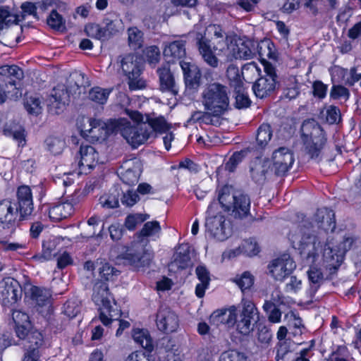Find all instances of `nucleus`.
Here are the masks:
<instances>
[{
  "mask_svg": "<svg viewBox=\"0 0 361 361\" xmlns=\"http://www.w3.org/2000/svg\"><path fill=\"white\" fill-rule=\"evenodd\" d=\"M0 74L5 76L6 83L11 86H16L23 78V70L17 65H4L0 66Z\"/></svg>",
  "mask_w": 361,
  "mask_h": 361,
  "instance_id": "obj_33",
  "label": "nucleus"
},
{
  "mask_svg": "<svg viewBox=\"0 0 361 361\" xmlns=\"http://www.w3.org/2000/svg\"><path fill=\"white\" fill-rule=\"evenodd\" d=\"M104 129V121L94 118H89V128H82L80 135L86 140L102 142L107 139L106 131Z\"/></svg>",
  "mask_w": 361,
  "mask_h": 361,
  "instance_id": "obj_19",
  "label": "nucleus"
},
{
  "mask_svg": "<svg viewBox=\"0 0 361 361\" xmlns=\"http://www.w3.org/2000/svg\"><path fill=\"white\" fill-rule=\"evenodd\" d=\"M350 96L348 89L341 85H334L330 91V97L333 99H339L341 98L348 99Z\"/></svg>",
  "mask_w": 361,
  "mask_h": 361,
  "instance_id": "obj_56",
  "label": "nucleus"
},
{
  "mask_svg": "<svg viewBox=\"0 0 361 361\" xmlns=\"http://www.w3.org/2000/svg\"><path fill=\"white\" fill-rule=\"evenodd\" d=\"M257 329V340L261 344H269L272 338L271 328L259 322L255 326Z\"/></svg>",
  "mask_w": 361,
  "mask_h": 361,
  "instance_id": "obj_49",
  "label": "nucleus"
},
{
  "mask_svg": "<svg viewBox=\"0 0 361 361\" xmlns=\"http://www.w3.org/2000/svg\"><path fill=\"white\" fill-rule=\"evenodd\" d=\"M23 334V336L18 338L19 341H25L23 345L26 350L39 353V349L44 343L42 333L39 330L33 329L32 326L25 331Z\"/></svg>",
  "mask_w": 361,
  "mask_h": 361,
  "instance_id": "obj_25",
  "label": "nucleus"
},
{
  "mask_svg": "<svg viewBox=\"0 0 361 361\" xmlns=\"http://www.w3.org/2000/svg\"><path fill=\"white\" fill-rule=\"evenodd\" d=\"M240 89L235 90L236 96L235 102V107L238 109H247L251 105V100L248 95L240 92Z\"/></svg>",
  "mask_w": 361,
  "mask_h": 361,
  "instance_id": "obj_57",
  "label": "nucleus"
},
{
  "mask_svg": "<svg viewBox=\"0 0 361 361\" xmlns=\"http://www.w3.org/2000/svg\"><path fill=\"white\" fill-rule=\"evenodd\" d=\"M205 226L210 234L218 240L224 241L229 236V232L226 226V219L222 214L207 218Z\"/></svg>",
  "mask_w": 361,
  "mask_h": 361,
  "instance_id": "obj_18",
  "label": "nucleus"
},
{
  "mask_svg": "<svg viewBox=\"0 0 361 361\" xmlns=\"http://www.w3.org/2000/svg\"><path fill=\"white\" fill-rule=\"evenodd\" d=\"M341 118L340 109L334 105H331L326 110V121L330 124L339 123Z\"/></svg>",
  "mask_w": 361,
  "mask_h": 361,
  "instance_id": "obj_52",
  "label": "nucleus"
},
{
  "mask_svg": "<svg viewBox=\"0 0 361 361\" xmlns=\"http://www.w3.org/2000/svg\"><path fill=\"white\" fill-rule=\"evenodd\" d=\"M237 307L231 305L228 308H221L214 310L210 316V321L217 326L225 325L228 329L233 328L235 325V312Z\"/></svg>",
  "mask_w": 361,
  "mask_h": 361,
  "instance_id": "obj_23",
  "label": "nucleus"
},
{
  "mask_svg": "<svg viewBox=\"0 0 361 361\" xmlns=\"http://www.w3.org/2000/svg\"><path fill=\"white\" fill-rule=\"evenodd\" d=\"M47 24L54 30L63 31L66 29V20L56 9H53L47 18Z\"/></svg>",
  "mask_w": 361,
  "mask_h": 361,
  "instance_id": "obj_43",
  "label": "nucleus"
},
{
  "mask_svg": "<svg viewBox=\"0 0 361 361\" xmlns=\"http://www.w3.org/2000/svg\"><path fill=\"white\" fill-rule=\"evenodd\" d=\"M74 212L73 204L68 202H59L49 206L48 214L51 221L59 222L71 216Z\"/></svg>",
  "mask_w": 361,
  "mask_h": 361,
  "instance_id": "obj_24",
  "label": "nucleus"
},
{
  "mask_svg": "<svg viewBox=\"0 0 361 361\" xmlns=\"http://www.w3.org/2000/svg\"><path fill=\"white\" fill-rule=\"evenodd\" d=\"M68 97V92L66 89H53L52 97L54 102H56L55 108L56 109V113L60 114L59 110L63 111V109L66 106V99Z\"/></svg>",
  "mask_w": 361,
  "mask_h": 361,
  "instance_id": "obj_50",
  "label": "nucleus"
},
{
  "mask_svg": "<svg viewBox=\"0 0 361 361\" xmlns=\"http://www.w3.org/2000/svg\"><path fill=\"white\" fill-rule=\"evenodd\" d=\"M30 298L39 313L47 320H49L54 314L50 290L44 287L32 286L30 288Z\"/></svg>",
  "mask_w": 361,
  "mask_h": 361,
  "instance_id": "obj_10",
  "label": "nucleus"
},
{
  "mask_svg": "<svg viewBox=\"0 0 361 361\" xmlns=\"http://www.w3.org/2000/svg\"><path fill=\"white\" fill-rule=\"evenodd\" d=\"M16 199H11L17 204L18 209L29 219L34 211V203L32 189L29 185H21L17 188Z\"/></svg>",
  "mask_w": 361,
  "mask_h": 361,
  "instance_id": "obj_16",
  "label": "nucleus"
},
{
  "mask_svg": "<svg viewBox=\"0 0 361 361\" xmlns=\"http://www.w3.org/2000/svg\"><path fill=\"white\" fill-rule=\"evenodd\" d=\"M214 35L220 39L218 42V44L214 46V48L215 50L219 49V51H224L226 49H228L229 43L232 42V37L228 35H225V32L219 25H214Z\"/></svg>",
  "mask_w": 361,
  "mask_h": 361,
  "instance_id": "obj_46",
  "label": "nucleus"
},
{
  "mask_svg": "<svg viewBox=\"0 0 361 361\" xmlns=\"http://www.w3.org/2000/svg\"><path fill=\"white\" fill-rule=\"evenodd\" d=\"M140 174L133 169H128L121 175L122 181L128 185H134L139 180Z\"/></svg>",
  "mask_w": 361,
  "mask_h": 361,
  "instance_id": "obj_55",
  "label": "nucleus"
},
{
  "mask_svg": "<svg viewBox=\"0 0 361 361\" xmlns=\"http://www.w3.org/2000/svg\"><path fill=\"white\" fill-rule=\"evenodd\" d=\"M228 87L219 82H212L202 92V103L205 110L212 115L219 116L224 114L229 106Z\"/></svg>",
  "mask_w": 361,
  "mask_h": 361,
  "instance_id": "obj_3",
  "label": "nucleus"
},
{
  "mask_svg": "<svg viewBox=\"0 0 361 361\" xmlns=\"http://www.w3.org/2000/svg\"><path fill=\"white\" fill-rule=\"evenodd\" d=\"M273 136L271 126L268 123H262L256 130L255 140L257 150L261 154L267 147Z\"/></svg>",
  "mask_w": 361,
  "mask_h": 361,
  "instance_id": "obj_29",
  "label": "nucleus"
},
{
  "mask_svg": "<svg viewBox=\"0 0 361 361\" xmlns=\"http://www.w3.org/2000/svg\"><path fill=\"white\" fill-rule=\"evenodd\" d=\"M327 85L324 84L321 80H315L312 84V93L314 97L320 99H324L326 96Z\"/></svg>",
  "mask_w": 361,
  "mask_h": 361,
  "instance_id": "obj_58",
  "label": "nucleus"
},
{
  "mask_svg": "<svg viewBox=\"0 0 361 361\" xmlns=\"http://www.w3.org/2000/svg\"><path fill=\"white\" fill-rule=\"evenodd\" d=\"M271 162V170L274 175L278 177L286 176L295 162L294 154L288 147H281L273 152Z\"/></svg>",
  "mask_w": 361,
  "mask_h": 361,
  "instance_id": "obj_11",
  "label": "nucleus"
},
{
  "mask_svg": "<svg viewBox=\"0 0 361 361\" xmlns=\"http://www.w3.org/2000/svg\"><path fill=\"white\" fill-rule=\"evenodd\" d=\"M197 44L198 50L206 63L212 68H216L219 65V59L214 54L209 41L201 35Z\"/></svg>",
  "mask_w": 361,
  "mask_h": 361,
  "instance_id": "obj_30",
  "label": "nucleus"
},
{
  "mask_svg": "<svg viewBox=\"0 0 361 361\" xmlns=\"http://www.w3.org/2000/svg\"><path fill=\"white\" fill-rule=\"evenodd\" d=\"M301 137L307 154L312 159H317L327 141L324 130L314 121H305L301 126Z\"/></svg>",
  "mask_w": 361,
  "mask_h": 361,
  "instance_id": "obj_4",
  "label": "nucleus"
},
{
  "mask_svg": "<svg viewBox=\"0 0 361 361\" xmlns=\"http://www.w3.org/2000/svg\"><path fill=\"white\" fill-rule=\"evenodd\" d=\"M173 169H186L191 173H197L199 171V165L191 159L185 157L179 161L178 165L172 166Z\"/></svg>",
  "mask_w": 361,
  "mask_h": 361,
  "instance_id": "obj_54",
  "label": "nucleus"
},
{
  "mask_svg": "<svg viewBox=\"0 0 361 361\" xmlns=\"http://www.w3.org/2000/svg\"><path fill=\"white\" fill-rule=\"evenodd\" d=\"M12 319L17 337L23 336V333L32 327L29 315L20 310H13Z\"/></svg>",
  "mask_w": 361,
  "mask_h": 361,
  "instance_id": "obj_31",
  "label": "nucleus"
},
{
  "mask_svg": "<svg viewBox=\"0 0 361 361\" xmlns=\"http://www.w3.org/2000/svg\"><path fill=\"white\" fill-rule=\"evenodd\" d=\"M302 288V281L295 276H290V281L285 286L286 293H297Z\"/></svg>",
  "mask_w": 361,
  "mask_h": 361,
  "instance_id": "obj_60",
  "label": "nucleus"
},
{
  "mask_svg": "<svg viewBox=\"0 0 361 361\" xmlns=\"http://www.w3.org/2000/svg\"><path fill=\"white\" fill-rule=\"evenodd\" d=\"M161 230L160 223L158 221H147L141 230L135 233L134 236L135 240L143 243L146 238L160 233Z\"/></svg>",
  "mask_w": 361,
  "mask_h": 361,
  "instance_id": "obj_36",
  "label": "nucleus"
},
{
  "mask_svg": "<svg viewBox=\"0 0 361 361\" xmlns=\"http://www.w3.org/2000/svg\"><path fill=\"white\" fill-rule=\"evenodd\" d=\"M296 268L293 259L289 254H283L273 259L268 265L271 276L276 280L283 281L291 275Z\"/></svg>",
  "mask_w": 361,
  "mask_h": 361,
  "instance_id": "obj_12",
  "label": "nucleus"
},
{
  "mask_svg": "<svg viewBox=\"0 0 361 361\" xmlns=\"http://www.w3.org/2000/svg\"><path fill=\"white\" fill-rule=\"evenodd\" d=\"M163 54L168 63L185 61L186 56L185 41L175 40L169 43L164 49Z\"/></svg>",
  "mask_w": 361,
  "mask_h": 361,
  "instance_id": "obj_22",
  "label": "nucleus"
},
{
  "mask_svg": "<svg viewBox=\"0 0 361 361\" xmlns=\"http://www.w3.org/2000/svg\"><path fill=\"white\" fill-rule=\"evenodd\" d=\"M79 154L78 174L79 176L90 174L97 165L98 153L92 146L82 145Z\"/></svg>",
  "mask_w": 361,
  "mask_h": 361,
  "instance_id": "obj_15",
  "label": "nucleus"
},
{
  "mask_svg": "<svg viewBox=\"0 0 361 361\" xmlns=\"http://www.w3.org/2000/svg\"><path fill=\"white\" fill-rule=\"evenodd\" d=\"M125 113L136 124L135 126H144V116L141 112L137 110L126 109Z\"/></svg>",
  "mask_w": 361,
  "mask_h": 361,
  "instance_id": "obj_62",
  "label": "nucleus"
},
{
  "mask_svg": "<svg viewBox=\"0 0 361 361\" xmlns=\"http://www.w3.org/2000/svg\"><path fill=\"white\" fill-rule=\"evenodd\" d=\"M195 274L200 283L209 284L210 273L204 265H198L195 269Z\"/></svg>",
  "mask_w": 361,
  "mask_h": 361,
  "instance_id": "obj_59",
  "label": "nucleus"
},
{
  "mask_svg": "<svg viewBox=\"0 0 361 361\" xmlns=\"http://www.w3.org/2000/svg\"><path fill=\"white\" fill-rule=\"evenodd\" d=\"M60 241L56 238H49L42 241V252L33 256V259L41 262L51 259L60 252Z\"/></svg>",
  "mask_w": 361,
  "mask_h": 361,
  "instance_id": "obj_28",
  "label": "nucleus"
},
{
  "mask_svg": "<svg viewBox=\"0 0 361 361\" xmlns=\"http://www.w3.org/2000/svg\"><path fill=\"white\" fill-rule=\"evenodd\" d=\"M109 231L110 238L114 241H117V240L121 239V238L123 235V233H124L125 230H124V228L123 226L120 225L119 224H111L109 227Z\"/></svg>",
  "mask_w": 361,
  "mask_h": 361,
  "instance_id": "obj_61",
  "label": "nucleus"
},
{
  "mask_svg": "<svg viewBox=\"0 0 361 361\" xmlns=\"http://www.w3.org/2000/svg\"><path fill=\"white\" fill-rule=\"evenodd\" d=\"M143 55L145 56L149 65H156L160 61V50L157 45L146 47L143 50Z\"/></svg>",
  "mask_w": 361,
  "mask_h": 361,
  "instance_id": "obj_48",
  "label": "nucleus"
},
{
  "mask_svg": "<svg viewBox=\"0 0 361 361\" xmlns=\"http://www.w3.org/2000/svg\"><path fill=\"white\" fill-rule=\"evenodd\" d=\"M140 200L139 195L134 191H128L122 198V203L129 207L135 204Z\"/></svg>",
  "mask_w": 361,
  "mask_h": 361,
  "instance_id": "obj_64",
  "label": "nucleus"
},
{
  "mask_svg": "<svg viewBox=\"0 0 361 361\" xmlns=\"http://www.w3.org/2000/svg\"><path fill=\"white\" fill-rule=\"evenodd\" d=\"M121 63L123 74L128 80L129 89L130 90L144 89L146 87L145 81L140 78L144 68L142 57L133 53L127 54L121 59Z\"/></svg>",
  "mask_w": 361,
  "mask_h": 361,
  "instance_id": "obj_6",
  "label": "nucleus"
},
{
  "mask_svg": "<svg viewBox=\"0 0 361 361\" xmlns=\"http://www.w3.org/2000/svg\"><path fill=\"white\" fill-rule=\"evenodd\" d=\"M134 341L142 346L147 353H150L154 350L152 339L147 330L137 329L133 335Z\"/></svg>",
  "mask_w": 361,
  "mask_h": 361,
  "instance_id": "obj_40",
  "label": "nucleus"
},
{
  "mask_svg": "<svg viewBox=\"0 0 361 361\" xmlns=\"http://www.w3.org/2000/svg\"><path fill=\"white\" fill-rule=\"evenodd\" d=\"M22 287L18 281L13 278H8L0 286V300L2 305L9 306L16 304L22 298Z\"/></svg>",
  "mask_w": 361,
  "mask_h": 361,
  "instance_id": "obj_14",
  "label": "nucleus"
},
{
  "mask_svg": "<svg viewBox=\"0 0 361 361\" xmlns=\"http://www.w3.org/2000/svg\"><path fill=\"white\" fill-rule=\"evenodd\" d=\"M28 219L11 199L0 201V228L13 233L20 222Z\"/></svg>",
  "mask_w": 361,
  "mask_h": 361,
  "instance_id": "obj_9",
  "label": "nucleus"
},
{
  "mask_svg": "<svg viewBox=\"0 0 361 361\" xmlns=\"http://www.w3.org/2000/svg\"><path fill=\"white\" fill-rule=\"evenodd\" d=\"M226 77L229 84L235 90L240 89L243 86V74L240 73L238 67L234 64H230L226 70Z\"/></svg>",
  "mask_w": 361,
  "mask_h": 361,
  "instance_id": "obj_41",
  "label": "nucleus"
},
{
  "mask_svg": "<svg viewBox=\"0 0 361 361\" xmlns=\"http://www.w3.org/2000/svg\"><path fill=\"white\" fill-rule=\"evenodd\" d=\"M152 136L150 132L143 126H133L130 121H126L123 128V137L132 146L133 148H137L144 144Z\"/></svg>",
  "mask_w": 361,
  "mask_h": 361,
  "instance_id": "obj_13",
  "label": "nucleus"
},
{
  "mask_svg": "<svg viewBox=\"0 0 361 361\" xmlns=\"http://www.w3.org/2000/svg\"><path fill=\"white\" fill-rule=\"evenodd\" d=\"M146 119L144 123V126L147 124L149 128H147L152 132V135L154 133H163L168 131L170 128L169 125L167 123L164 116H159L157 118H152L150 115H145Z\"/></svg>",
  "mask_w": 361,
  "mask_h": 361,
  "instance_id": "obj_38",
  "label": "nucleus"
},
{
  "mask_svg": "<svg viewBox=\"0 0 361 361\" xmlns=\"http://www.w3.org/2000/svg\"><path fill=\"white\" fill-rule=\"evenodd\" d=\"M128 44L129 47L137 51L143 47L145 42L144 32L136 26H131L127 29Z\"/></svg>",
  "mask_w": 361,
  "mask_h": 361,
  "instance_id": "obj_37",
  "label": "nucleus"
},
{
  "mask_svg": "<svg viewBox=\"0 0 361 361\" xmlns=\"http://www.w3.org/2000/svg\"><path fill=\"white\" fill-rule=\"evenodd\" d=\"M264 75L259 77L252 85L255 95L260 99L270 96L279 87V77L276 67L269 61L262 62Z\"/></svg>",
  "mask_w": 361,
  "mask_h": 361,
  "instance_id": "obj_8",
  "label": "nucleus"
},
{
  "mask_svg": "<svg viewBox=\"0 0 361 361\" xmlns=\"http://www.w3.org/2000/svg\"><path fill=\"white\" fill-rule=\"evenodd\" d=\"M243 248L246 252L250 256L258 255L260 252V248L257 242L252 240H246L243 244Z\"/></svg>",
  "mask_w": 361,
  "mask_h": 361,
  "instance_id": "obj_63",
  "label": "nucleus"
},
{
  "mask_svg": "<svg viewBox=\"0 0 361 361\" xmlns=\"http://www.w3.org/2000/svg\"><path fill=\"white\" fill-rule=\"evenodd\" d=\"M154 258L153 250L137 240L122 245L117 256V259L122 261L123 264L130 267L135 271L149 267Z\"/></svg>",
  "mask_w": 361,
  "mask_h": 361,
  "instance_id": "obj_2",
  "label": "nucleus"
},
{
  "mask_svg": "<svg viewBox=\"0 0 361 361\" xmlns=\"http://www.w3.org/2000/svg\"><path fill=\"white\" fill-rule=\"evenodd\" d=\"M233 187L224 185L218 190V201L228 214L243 219L250 214V198L241 192H233Z\"/></svg>",
  "mask_w": 361,
  "mask_h": 361,
  "instance_id": "obj_1",
  "label": "nucleus"
},
{
  "mask_svg": "<svg viewBox=\"0 0 361 361\" xmlns=\"http://www.w3.org/2000/svg\"><path fill=\"white\" fill-rule=\"evenodd\" d=\"M235 323L233 325L236 332L243 336H249L260 320V313L255 304L251 300L243 303L240 310L235 312Z\"/></svg>",
  "mask_w": 361,
  "mask_h": 361,
  "instance_id": "obj_5",
  "label": "nucleus"
},
{
  "mask_svg": "<svg viewBox=\"0 0 361 361\" xmlns=\"http://www.w3.org/2000/svg\"><path fill=\"white\" fill-rule=\"evenodd\" d=\"M180 66L183 71L186 88L197 90L200 87L202 80V72L199 67L186 61H180Z\"/></svg>",
  "mask_w": 361,
  "mask_h": 361,
  "instance_id": "obj_17",
  "label": "nucleus"
},
{
  "mask_svg": "<svg viewBox=\"0 0 361 361\" xmlns=\"http://www.w3.org/2000/svg\"><path fill=\"white\" fill-rule=\"evenodd\" d=\"M314 220L318 226L326 231L334 232L336 227L335 213L328 207L317 209L314 214Z\"/></svg>",
  "mask_w": 361,
  "mask_h": 361,
  "instance_id": "obj_26",
  "label": "nucleus"
},
{
  "mask_svg": "<svg viewBox=\"0 0 361 361\" xmlns=\"http://www.w3.org/2000/svg\"><path fill=\"white\" fill-rule=\"evenodd\" d=\"M286 317L288 319V324L290 328H293L296 330H299L300 333H302L301 329L305 328L302 324V319L300 317L298 312L290 311L286 314Z\"/></svg>",
  "mask_w": 361,
  "mask_h": 361,
  "instance_id": "obj_53",
  "label": "nucleus"
},
{
  "mask_svg": "<svg viewBox=\"0 0 361 361\" xmlns=\"http://www.w3.org/2000/svg\"><path fill=\"white\" fill-rule=\"evenodd\" d=\"M103 26L99 24H91L85 27L88 35L99 40H108L117 35L123 30L122 19L116 13L106 15L102 20Z\"/></svg>",
  "mask_w": 361,
  "mask_h": 361,
  "instance_id": "obj_7",
  "label": "nucleus"
},
{
  "mask_svg": "<svg viewBox=\"0 0 361 361\" xmlns=\"http://www.w3.org/2000/svg\"><path fill=\"white\" fill-rule=\"evenodd\" d=\"M255 278L250 271H245L238 274L231 279L243 294L250 291L254 286Z\"/></svg>",
  "mask_w": 361,
  "mask_h": 361,
  "instance_id": "obj_35",
  "label": "nucleus"
},
{
  "mask_svg": "<svg viewBox=\"0 0 361 361\" xmlns=\"http://www.w3.org/2000/svg\"><path fill=\"white\" fill-rule=\"evenodd\" d=\"M41 102L37 97H27L25 102V108L28 114L37 116L41 113Z\"/></svg>",
  "mask_w": 361,
  "mask_h": 361,
  "instance_id": "obj_51",
  "label": "nucleus"
},
{
  "mask_svg": "<svg viewBox=\"0 0 361 361\" xmlns=\"http://www.w3.org/2000/svg\"><path fill=\"white\" fill-rule=\"evenodd\" d=\"M126 120L123 119H109L106 122L104 121V129L106 131L107 138L113 133L121 132L123 135V128L126 125Z\"/></svg>",
  "mask_w": 361,
  "mask_h": 361,
  "instance_id": "obj_47",
  "label": "nucleus"
},
{
  "mask_svg": "<svg viewBox=\"0 0 361 361\" xmlns=\"http://www.w3.org/2000/svg\"><path fill=\"white\" fill-rule=\"evenodd\" d=\"M271 163L269 159H262L257 157L251 163L250 173L252 180L257 184H263L269 171Z\"/></svg>",
  "mask_w": 361,
  "mask_h": 361,
  "instance_id": "obj_21",
  "label": "nucleus"
},
{
  "mask_svg": "<svg viewBox=\"0 0 361 361\" xmlns=\"http://www.w3.org/2000/svg\"><path fill=\"white\" fill-rule=\"evenodd\" d=\"M149 217V215L147 214H130L125 219L124 226L129 231H133L137 225L145 222Z\"/></svg>",
  "mask_w": 361,
  "mask_h": 361,
  "instance_id": "obj_45",
  "label": "nucleus"
},
{
  "mask_svg": "<svg viewBox=\"0 0 361 361\" xmlns=\"http://www.w3.org/2000/svg\"><path fill=\"white\" fill-rule=\"evenodd\" d=\"M274 44L271 40L261 41L257 44V52L260 57H267L276 60L278 54L274 50Z\"/></svg>",
  "mask_w": 361,
  "mask_h": 361,
  "instance_id": "obj_44",
  "label": "nucleus"
},
{
  "mask_svg": "<svg viewBox=\"0 0 361 361\" xmlns=\"http://www.w3.org/2000/svg\"><path fill=\"white\" fill-rule=\"evenodd\" d=\"M307 276L309 281L311 283L310 291L314 295L324 281L323 272L320 268L315 266H310L307 271Z\"/></svg>",
  "mask_w": 361,
  "mask_h": 361,
  "instance_id": "obj_39",
  "label": "nucleus"
},
{
  "mask_svg": "<svg viewBox=\"0 0 361 361\" xmlns=\"http://www.w3.org/2000/svg\"><path fill=\"white\" fill-rule=\"evenodd\" d=\"M252 151H254V147L249 146L240 151L234 152L224 164L225 170L229 173H233L236 170L238 166Z\"/></svg>",
  "mask_w": 361,
  "mask_h": 361,
  "instance_id": "obj_34",
  "label": "nucleus"
},
{
  "mask_svg": "<svg viewBox=\"0 0 361 361\" xmlns=\"http://www.w3.org/2000/svg\"><path fill=\"white\" fill-rule=\"evenodd\" d=\"M157 73L159 76L160 90L163 92H169L176 95L178 90L176 87L175 78L170 68L163 66L158 68Z\"/></svg>",
  "mask_w": 361,
  "mask_h": 361,
  "instance_id": "obj_27",
  "label": "nucleus"
},
{
  "mask_svg": "<svg viewBox=\"0 0 361 361\" xmlns=\"http://www.w3.org/2000/svg\"><path fill=\"white\" fill-rule=\"evenodd\" d=\"M156 324L158 329L164 334L176 331L179 326L178 315L173 311L164 310L157 314Z\"/></svg>",
  "mask_w": 361,
  "mask_h": 361,
  "instance_id": "obj_20",
  "label": "nucleus"
},
{
  "mask_svg": "<svg viewBox=\"0 0 361 361\" xmlns=\"http://www.w3.org/2000/svg\"><path fill=\"white\" fill-rule=\"evenodd\" d=\"M111 89H105L99 86L92 87L89 91V99L99 104H104L106 102Z\"/></svg>",
  "mask_w": 361,
  "mask_h": 361,
  "instance_id": "obj_42",
  "label": "nucleus"
},
{
  "mask_svg": "<svg viewBox=\"0 0 361 361\" xmlns=\"http://www.w3.org/2000/svg\"><path fill=\"white\" fill-rule=\"evenodd\" d=\"M323 261L326 269L329 271L330 274H334L341 267L343 257L336 250L328 247L324 250Z\"/></svg>",
  "mask_w": 361,
  "mask_h": 361,
  "instance_id": "obj_32",
  "label": "nucleus"
}]
</instances>
